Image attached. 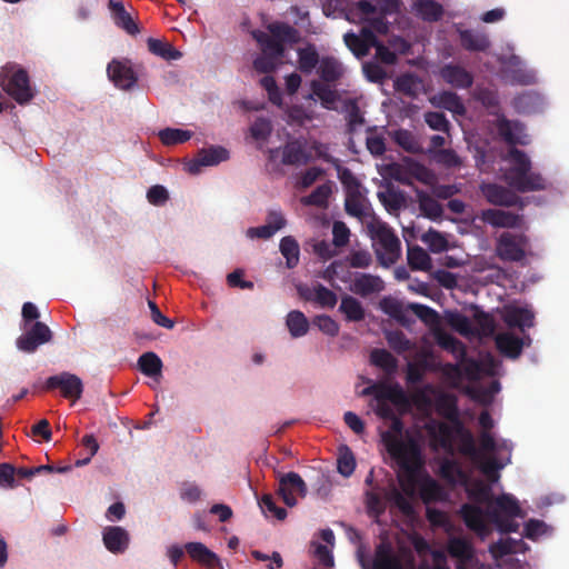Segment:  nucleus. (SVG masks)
Returning a JSON list of instances; mask_svg holds the SVG:
<instances>
[{
	"label": "nucleus",
	"instance_id": "5",
	"mask_svg": "<svg viewBox=\"0 0 569 569\" xmlns=\"http://www.w3.org/2000/svg\"><path fill=\"white\" fill-rule=\"evenodd\" d=\"M0 86L19 104L28 103L34 96L28 72L17 64H7L2 68Z\"/></svg>",
	"mask_w": 569,
	"mask_h": 569
},
{
	"label": "nucleus",
	"instance_id": "49",
	"mask_svg": "<svg viewBox=\"0 0 569 569\" xmlns=\"http://www.w3.org/2000/svg\"><path fill=\"white\" fill-rule=\"evenodd\" d=\"M419 209L422 214L431 220H437L442 216L441 204L428 193L421 192L418 194Z\"/></svg>",
	"mask_w": 569,
	"mask_h": 569
},
{
	"label": "nucleus",
	"instance_id": "50",
	"mask_svg": "<svg viewBox=\"0 0 569 569\" xmlns=\"http://www.w3.org/2000/svg\"><path fill=\"white\" fill-rule=\"evenodd\" d=\"M505 467L496 457H487L479 461V470L488 479L489 483H496L500 479V470Z\"/></svg>",
	"mask_w": 569,
	"mask_h": 569
},
{
	"label": "nucleus",
	"instance_id": "46",
	"mask_svg": "<svg viewBox=\"0 0 569 569\" xmlns=\"http://www.w3.org/2000/svg\"><path fill=\"white\" fill-rule=\"evenodd\" d=\"M148 49L151 53L159 56L168 61L181 58V52L169 42L150 38L148 40Z\"/></svg>",
	"mask_w": 569,
	"mask_h": 569
},
{
	"label": "nucleus",
	"instance_id": "24",
	"mask_svg": "<svg viewBox=\"0 0 569 569\" xmlns=\"http://www.w3.org/2000/svg\"><path fill=\"white\" fill-rule=\"evenodd\" d=\"M437 412L453 425L455 429L462 430L463 423L459 418L457 399L449 393H442L436 401Z\"/></svg>",
	"mask_w": 569,
	"mask_h": 569
},
{
	"label": "nucleus",
	"instance_id": "30",
	"mask_svg": "<svg viewBox=\"0 0 569 569\" xmlns=\"http://www.w3.org/2000/svg\"><path fill=\"white\" fill-rule=\"evenodd\" d=\"M466 492L473 505H485L487 508L493 498L491 485L481 479L470 481L466 487Z\"/></svg>",
	"mask_w": 569,
	"mask_h": 569
},
{
	"label": "nucleus",
	"instance_id": "41",
	"mask_svg": "<svg viewBox=\"0 0 569 569\" xmlns=\"http://www.w3.org/2000/svg\"><path fill=\"white\" fill-rule=\"evenodd\" d=\"M139 370L147 377H157L161 375L162 361L158 355L152 351L142 353L138 359Z\"/></svg>",
	"mask_w": 569,
	"mask_h": 569
},
{
	"label": "nucleus",
	"instance_id": "25",
	"mask_svg": "<svg viewBox=\"0 0 569 569\" xmlns=\"http://www.w3.org/2000/svg\"><path fill=\"white\" fill-rule=\"evenodd\" d=\"M311 161V154L300 140L287 142L282 149L281 162L286 166H305Z\"/></svg>",
	"mask_w": 569,
	"mask_h": 569
},
{
	"label": "nucleus",
	"instance_id": "44",
	"mask_svg": "<svg viewBox=\"0 0 569 569\" xmlns=\"http://www.w3.org/2000/svg\"><path fill=\"white\" fill-rule=\"evenodd\" d=\"M280 252L286 258V264L289 269L299 263L300 249L298 241L291 237H283L280 241Z\"/></svg>",
	"mask_w": 569,
	"mask_h": 569
},
{
	"label": "nucleus",
	"instance_id": "45",
	"mask_svg": "<svg viewBox=\"0 0 569 569\" xmlns=\"http://www.w3.org/2000/svg\"><path fill=\"white\" fill-rule=\"evenodd\" d=\"M331 192V184L328 181L318 186L310 194L302 197L300 201L303 206L325 208L328 204V199Z\"/></svg>",
	"mask_w": 569,
	"mask_h": 569
},
{
	"label": "nucleus",
	"instance_id": "60",
	"mask_svg": "<svg viewBox=\"0 0 569 569\" xmlns=\"http://www.w3.org/2000/svg\"><path fill=\"white\" fill-rule=\"evenodd\" d=\"M473 320L478 327L477 332L479 335L489 336L493 332L495 321L489 313L476 308V311L473 313Z\"/></svg>",
	"mask_w": 569,
	"mask_h": 569
},
{
	"label": "nucleus",
	"instance_id": "56",
	"mask_svg": "<svg viewBox=\"0 0 569 569\" xmlns=\"http://www.w3.org/2000/svg\"><path fill=\"white\" fill-rule=\"evenodd\" d=\"M421 240L433 253H440L448 249L446 237L435 229H429L422 234Z\"/></svg>",
	"mask_w": 569,
	"mask_h": 569
},
{
	"label": "nucleus",
	"instance_id": "63",
	"mask_svg": "<svg viewBox=\"0 0 569 569\" xmlns=\"http://www.w3.org/2000/svg\"><path fill=\"white\" fill-rule=\"evenodd\" d=\"M282 63L281 60L261 53L253 60V68L259 73H271Z\"/></svg>",
	"mask_w": 569,
	"mask_h": 569
},
{
	"label": "nucleus",
	"instance_id": "47",
	"mask_svg": "<svg viewBox=\"0 0 569 569\" xmlns=\"http://www.w3.org/2000/svg\"><path fill=\"white\" fill-rule=\"evenodd\" d=\"M111 7L113 10V16H114L117 26L124 29L129 34H132V36L137 34L139 32V28H138L137 23L133 21V19L131 18L130 13L127 12L123 4L120 2H116V3L111 2Z\"/></svg>",
	"mask_w": 569,
	"mask_h": 569
},
{
	"label": "nucleus",
	"instance_id": "8",
	"mask_svg": "<svg viewBox=\"0 0 569 569\" xmlns=\"http://www.w3.org/2000/svg\"><path fill=\"white\" fill-rule=\"evenodd\" d=\"M523 517L518 500L510 493L493 497L487 508V518L493 523L506 518Z\"/></svg>",
	"mask_w": 569,
	"mask_h": 569
},
{
	"label": "nucleus",
	"instance_id": "48",
	"mask_svg": "<svg viewBox=\"0 0 569 569\" xmlns=\"http://www.w3.org/2000/svg\"><path fill=\"white\" fill-rule=\"evenodd\" d=\"M345 209L348 214L359 219L368 216V208L362 202L361 193L359 190L348 191L345 201Z\"/></svg>",
	"mask_w": 569,
	"mask_h": 569
},
{
	"label": "nucleus",
	"instance_id": "58",
	"mask_svg": "<svg viewBox=\"0 0 569 569\" xmlns=\"http://www.w3.org/2000/svg\"><path fill=\"white\" fill-rule=\"evenodd\" d=\"M271 132V121L264 117L257 118L250 127L251 137L256 140H267Z\"/></svg>",
	"mask_w": 569,
	"mask_h": 569
},
{
	"label": "nucleus",
	"instance_id": "64",
	"mask_svg": "<svg viewBox=\"0 0 569 569\" xmlns=\"http://www.w3.org/2000/svg\"><path fill=\"white\" fill-rule=\"evenodd\" d=\"M259 505L264 513L270 512L278 520H284L287 517V510L284 508L278 507L273 500V497L269 493H266L261 497Z\"/></svg>",
	"mask_w": 569,
	"mask_h": 569
},
{
	"label": "nucleus",
	"instance_id": "51",
	"mask_svg": "<svg viewBox=\"0 0 569 569\" xmlns=\"http://www.w3.org/2000/svg\"><path fill=\"white\" fill-rule=\"evenodd\" d=\"M378 198L388 212L398 211L405 203L403 193L392 187H389L386 192H378Z\"/></svg>",
	"mask_w": 569,
	"mask_h": 569
},
{
	"label": "nucleus",
	"instance_id": "14",
	"mask_svg": "<svg viewBox=\"0 0 569 569\" xmlns=\"http://www.w3.org/2000/svg\"><path fill=\"white\" fill-rule=\"evenodd\" d=\"M480 219L493 228L516 229L522 228L523 217L500 209H486L481 211Z\"/></svg>",
	"mask_w": 569,
	"mask_h": 569
},
{
	"label": "nucleus",
	"instance_id": "59",
	"mask_svg": "<svg viewBox=\"0 0 569 569\" xmlns=\"http://www.w3.org/2000/svg\"><path fill=\"white\" fill-rule=\"evenodd\" d=\"M356 468V459L352 451L345 447L338 457V471L343 477H350Z\"/></svg>",
	"mask_w": 569,
	"mask_h": 569
},
{
	"label": "nucleus",
	"instance_id": "20",
	"mask_svg": "<svg viewBox=\"0 0 569 569\" xmlns=\"http://www.w3.org/2000/svg\"><path fill=\"white\" fill-rule=\"evenodd\" d=\"M380 309L395 319L402 327L410 328L415 323L413 317L409 313L408 306L393 297H383L379 303Z\"/></svg>",
	"mask_w": 569,
	"mask_h": 569
},
{
	"label": "nucleus",
	"instance_id": "21",
	"mask_svg": "<svg viewBox=\"0 0 569 569\" xmlns=\"http://www.w3.org/2000/svg\"><path fill=\"white\" fill-rule=\"evenodd\" d=\"M104 547L112 553H123L129 546V533L122 527H106L102 535Z\"/></svg>",
	"mask_w": 569,
	"mask_h": 569
},
{
	"label": "nucleus",
	"instance_id": "42",
	"mask_svg": "<svg viewBox=\"0 0 569 569\" xmlns=\"http://www.w3.org/2000/svg\"><path fill=\"white\" fill-rule=\"evenodd\" d=\"M286 325L293 338L302 337L309 331V321L303 312L299 310H292L287 315Z\"/></svg>",
	"mask_w": 569,
	"mask_h": 569
},
{
	"label": "nucleus",
	"instance_id": "54",
	"mask_svg": "<svg viewBox=\"0 0 569 569\" xmlns=\"http://www.w3.org/2000/svg\"><path fill=\"white\" fill-rule=\"evenodd\" d=\"M395 142L410 153H419L422 148L416 137L408 130L399 129L395 132Z\"/></svg>",
	"mask_w": 569,
	"mask_h": 569
},
{
	"label": "nucleus",
	"instance_id": "33",
	"mask_svg": "<svg viewBox=\"0 0 569 569\" xmlns=\"http://www.w3.org/2000/svg\"><path fill=\"white\" fill-rule=\"evenodd\" d=\"M497 130L499 136L509 144L511 148H516V144H526L527 142L521 139L520 133L523 131V127L519 122L510 121L506 118L498 120Z\"/></svg>",
	"mask_w": 569,
	"mask_h": 569
},
{
	"label": "nucleus",
	"instance_id": "10",
	"mask_svg": "<svg viewBox=\"0 0 569 569\" xmlns=\"http://www.w3.org/2000/svg\"><path fill=\"white\" fill-rule=\"evenodd\" d=\"M365 395H373L377 401H390L396 407L408 409L411 401L399 383H376L363 390Z\"/></svg>",
	"mask_w": 569,
	"mask_h": 569
},
{
	"label": "nucleus",
	"instance_id": "36",
	"mask_svg": "<svg viewBox=\"0 0 569 569\" xmlns=\"http://www.w3.org/2000/svg\"><path fill=\"white\" fill-rule=\"evenodd\" d=\"M331 86L332 83H326L319 80H312L310 83L312 93L319 98L322 107L327 109H331L338 100V93Z\"/></svg>",
	"mask_w": 569,
	"mask_h": 569
},
{
	"label": "nucleus",
	"instance_id": "16",
	"mask_svg": "<svg viewBox=\"0 0 569 569\" xmlns=\"http://www.w3.org/2000/svg\"><path fill=\"white\" fill-rule=\"evenodd\" d=\"M461 518L465 525L477 535L485 537L489 532L486 522L487 510L485 511L480 505L465 503L460 509Z\"/></svg>",
	"mask_w": 569,
	"mask_h": 569
},
{
	"label": "nucleus",
	"instance_id": "61",
	"mask_svg": "<svg viewBox=\"0 0 569 569\" xmlns=\"http://www.w3.org/2000/svg\"><path fill=\"white\" fill-rule=\"evenodd\" d=\"M312 323L325 335L336 337L339 333V325L330 316L320 315L316 316Z\"/></svg>",
	"mask_w": 569,
	"mask_h": 569
},
{
	"label": "nucleus",
	"instance_id": "40",
	"mask_svg": "<svg viewBox=\"0 0 569 569\" xmlns=\"http://www.w3.org/2000/svg\"><path fill=\"white\" fill-rule=\"evenodd\" d=\"M371 363L382 369L387 375H393L398 368V360L386 349H375L370 355Z\"/></svg>",
	"mask_w": 569,
	"mask_h": 569
},
{
	"label": "nucleus",
	"instance_id": "23",
	"mask_svg": "<svg viewBox=\"0 0 569 569\" xmlns=\"http://www.w3.org/2000/svg\"><path fill=\"white\" fill-rule=\"evenodd\" d=\"M300 296L308 301H315L323 308H333L337 305V295L321 283H317L313 288H299Z\"/></svg>",
	"mask_w": 569,
	"mask_h": 569
},
{
	"label": "nucleus",
	"instance_id": "57",
	"mask_svg": "<svg viewBox=\"0 0 569 569\" xmlns=\"http://www.w3.org/2000/svg\"><path fill=\"white\" fill-rule=\"evenodd\" d=\"M439 475L449 483H456L457 478L465 477L459 465L451 459H443L439 467Z\"/></svg>",
	"mask_w": 569,
	"mask_h": 569
},
{
	"label": "nucleus",
	"instance_id": "31",
	"mask_svg": "<svg viewBox=\"0 0 569 569\" xmlns=\"http://www.w3.org/2000/svg\"><path fill=\"white\" fill-rule=\"evenodd\" d=\"M447 550L452 558H456L461 562L457 569H466L463 563L468 562L473 557V548L471 543L461 537L450 538L448 540Z\"/></svg>",
	"mask_w": 569,
	"mask_h": 569
},
{
	"label": "nucleus",
	"instance_id": "18",
	"mask_svg": "<svg viewBox=\"0 0 569 569\" xmlns=\"http://www.w3.org/2000/svg\"><path fill=\"white\" fill-rule=\"evenodd\" d=\"M229 159V151L221 146H211L207 149H201L197 157L190 162L189 171L191 173H199L201 167L217 166L222 161Z\"/></svg>",
	"mask_w": 569,
	"mask_h": 569
},
{
	"label": "nucleus",
	"instance_id": "37",
	"mask_svg": "<svg viewBox=\"0 0 569 569\" xmlns=\"http://www.w3.org/2000/svg\"><path fill=\"white\" fill-rule=\"evenodd\" d=\"M407 260L412 270L428 271L432 267L430 256L419 246L408 248Z\"/></svg>",
	"mask_w": 569,
	"mask_h": 569
},
{
	"label": "nucleus",
	"instance_id": "55",
	"mask_svg": "<svg viewBox=\"0 0 569 569\" xmlns=\"http://www.w3.org/2000/svg\"><path fill=\"white\" fill-rule=\"evenodd\" d=\"M365 505L370 517H380L386 511V503L379 492L367 490L365 492Z\"/></svg>",
	"mask_w": 569,
	"mask_h": 569
},
{
	"label": "nucleus",
	"instance_id": "39",
	"mask_svg": "<svg viewBox=\"0 0 569 569\" xmlns=\"http://www.w3.org/2000/svg\"><path fill=\"white\" fill-rule=\"evenodd\" d=\"M420 496L425 502H435L445 499V490L441 485L429 476L420 483Z\"/></svg>",
	"mask_w": 569,
	"mask_h": 569
},
{
	"label": "nucleus",
	"instance_id": "3",
	"mask_svg": "<svg viewBox=\"0 0 569 569\" xmlns=\"http://www.w3.org/2000/svg\"><path fill=\"white\" fill-rule=\"evenodd\" d=\"M270 34L258 31L253 33L259 43L261 53L282 61L286 53V43H297L300 40L299 31L286 22H273L268 26Z\"/></svg>",
	"mask_w": 569,
	"mask_h": 569
},
{
	"label": "nucleus",
	"instance_id": "62",
	"mask_svg": "<svg viewBox=\"0 0 569 569\" xmlns=\"http://www.w3.org/2000/svg\"><path fill=\"white\" fill-rule=\"evenodd\" d=\"M386 339L389 347L398 353L405 352L410 349V341L400 330L387 332Z\"/></svg>",
	"mask_w": 569,
	"mask_h": 569
},
{
	"label": "nucleus",
	"instance_id": "6",
	"mask_svg": "<svg viewBox=\"0 0 569 569\" xmlns=\"http://www.w3.org/2000/svg\"><path fill=\"white\" fill-rule=\"evenodd\" d=\"M529 239L525 233L502 232L496 242V254L502 261L519 262L526 257Z\"/></svg>",
	"mask_w": 569,
	"mask_h": 569
},
{
	"label": "nucleus",
	"instance_id": "35",
	"mask_svg": "<svg viewBox=\"0 0 569 569\" xmlns=\"http://www.w3.org/2000/svg\"><path fill=\"white\" fill-rule=\"evenodd\" d=\"M339 311L345 315L346 320L349 322H359L366 317L361 302L352 296L341 298Z\"/></svg>",
	"mask_w": 569,
	"mask_h": 569
},
{
	"label": "nucleus",
	"instance_id": "13",
	"mask_svg": "<svg viewBox=\"0 0 569 569\" xmlns=\"http://www.w3.org/2000/svg\"><path fill=\"white\" fill-rule=\"evenodd\" d=\"M278 495L288 507H293L297 505L295 495L305 497L307 495V485L299 473L288 472L282 475L279 480Z\"/></svg>",
	"mask_w": 569,
	"mask_h": 569
},
{
	"label": "nucleus",
	"instance_id": "38",
	"mask_svg": "<svg viewBox=\"0 0 569 569\" xmlns=\"http://www.w3.org/2000/svg\"><path fill=\"white\" fill-rule=\"evenodd\" d=\"M440 108H443L452 113L462 116L466 113V107L460 97L453 91H441L433 98Z\"/></svg>",
	"mask_w": 569,
	"mask_h": 569
},
{
	"label": "nucleus",
	"instance_id": "17",
	"mask_svg": "<svg viewBox=\"0 0 569 569\" xmlns=\"http://www.w3.org/2000/svg\"><path fill=\"white\" fill-rule=\"evenodd\" d=\"M498 351L510 359L520 357L522 349L526 345L531 342L530 337L520 338L512 332H501L495 338Z\"/></svg>",
	"mask_w": 569,
	"mask_h": 569
},
{
	"label": "nucleus",
	"instance_id": "28",
	"mask_svg": "<svg viewBox=\"0 0 569 569\" xmlns=\"http://www.w3.org/2000/svg\"><path fill=\"white\" fill-rule=\"evenodd\" d=\"M503 320L510 328H519L522 332L526 328L533 327L535 315L530 309L510 307L506 309Z\"/></svg>",
	"mask_w": 569,
	"mask_h": 569
},
{
	"label": "nucleus",
	"instance_id": "53",
	"mask_svg": "<svg viewBox=\"0 0 569 569\" xmlns=\"http://www.w3.org/2000/svg\"><path fill=\"white\" fill-rule=\"evenodd\" d=\"M192 137L191 131L166 128L159 132L160 141L166 146H176L188 141Z\"/></svg>",
	"mask_w": 569,
	"mask_h": 569
},
{
	"label": "nucleus",
	"instance_id": "52",
	"mask_svg": "<svg viewBox=\"0 0 569 569\" xmlns=\"http://www.w3.org/2000/svg\"><path fill=\"white\" fill-rule=\"evenodd\" d=\"M408 309L427 326L431 327L439 323L438 312L429 306L412 302L408 305Z\"/></svg>",
	"mask_w": 569,
	"mask_h": 569
},
{
	"label": "nucleus",
	"instance_id": "32",
	"mask_svg": "<svg viewBox=\"0 0 569 569\" xmlns=\"http://www.w3.org/2000/svg\"><path fill=\"white\" fill-rule=\"evenodd\" d=\"M184 548L189 557L202 566L213 568L219 563L218 556L201 542H188Z\"/></svg>",
	"mask_w": 569,
	"mask_h": 569
},
{
	"label": "nucleus",
	"instance_id": "15",
	"mask_svg": "<svg viewBox=\"0 0 569 569\" xmlns=\"http://www.w3.org/2000/svg\"><path fill=\"white\" fill-rule=\"evenodd\" d=\"M343 41L357 58H362L369 53L372 44L377 43V37L371 29L362 28L359 34L353 32L345 33Z\"/></svg>",
	"mask_w": 569,
	"mask_h": 569
},
{
	"label": "nucleus",
	"instance_id": "7",
	"mask_svg": "<svg viewBox=\"0 0 569 569\" xmlns=\"http://www.w3.org/2000/svg\"><path fill=\"white\" fill-rule=\"evenodd\" d=\"M22 328L24 332L16 341L17 348L22 352L32 353L52 340L53 333L44 322L36 321Z\"/></svg>",
	"mask_w": 569,
	"mask_h": 569
},
{
	"label": "nucleus",
	"instance_id": "27",
	"mask_svg": "<svg viewBox=\"0 0 569 569\" xmlns=\"http://www.w3.org/2000/svg\"><path fill=\"white\" fill-rule=\"evenodd\" d=\"M321 82L336 83L342 78L345 69L342 63L332 56H325L321 58L319 67L317 69Z\"/></svg>",
	"mask_w": 569,
	"mask_h": 569
},
{
	"label": "nucleus",
	"instance_id": "26",
	"mask_svg": "<svg viewBox=\"0 0 569 569\" xmlns=\"http://www.w3.org/2000/svg\"><path fill=\"white\" fill-rule=\"evenodd\" d=\"M459 38L462 48L467 51L485 52L491 46L489 37L483 31L472 29L459 30Z\"/></svg>",
	"mask_w": 569,
	"mask_h": 569
},
{
	"label": "nucleus",
	"instance_id": "2",
	"mask_svg": "<svg viewBox=\"0 0 569 569\" xmlns=\"http://www.w3.org/2000/svg\"><path fill=\"white\" fill-rule=\"evenodd\" d=\"M386 442L389 455L399 466L397 478L400 487L406 493H413L418 483V475L422 467L419 445L413 439L405 442L391 437L388 440L386 439Z\"/></svg>",
	"mask_w": 569,
	"mask_h": 569
},
{
	"label": "nucleus",
	"instance_id": "12",
	"mask_svg": "<svg viewBox=\"0 0 569 569\" xmlns=\"http://www.w3.org/2000/svg\"><path fill=\"white\" fill-rule=\"evenodd\" d=\"M107 73L113 84L121 90H131L138 82V76L129 60H111Z\"/></svg>",
	"mask_w": 569,
	"mask_h": 569
},
{
	"label": "nucleus",
	"instance_id": "22",
	"mask_svg": "<svg viewBox=\"0 0 569 569\" xmlns=\"http://www.w3.org/2000/svg\"><path fill=\"white\" fill-rule=\"evenodd\" d=\"M385 289V282L379 276L359 273L353 279L350 290L361 297L379 293Z\"/></svg>",
	"mask_w": 569,
	"mask_h": 569
},
{
	"label": "nucleus",
	"instance_id": "9",
	"mask_svg": "<svg viewBox=\"0 0 569 569\" xmlns=\"http://www.w3.org/2000/svg\"><path fill=\"white\" fill-rule=\"evenodd\" d=\"M43 388L47 391L59 389L64 398L72 400L80 399L83 392L81 379L69 372H61L49 377Z\"/></svg>",
	"mask_w": 569,
	"mask_h": 569
},
{
	"label": "nucleus",
	"instance_id": "4",
	"mask_svg": "<svg viewBox=\"0 0 569 569\" xmlns=\"http://www.w3.org/2000/svg\"><path fill=\"white\" fill-rule=\"evenodd\" d=\"M371 239L376 243V254L381 266L390 267L397 262L401 253V242L395 231L380 220L368 224Z\"/></svg>",
	"mask_w": 569,
	"mask_h": 569
},
{
	"label": "nucleus",
	"instance_id": "34",
	"mask_svg": "<svg viewBox=\"0 0 569 569\" xmlns=\"http://www.w3.org/2000/svg\"><path fill=\"white\" fill-rule=\"evenodd\" d=\"M298 68L305 74H310L321 61L317 48L312 43L297 50Z\"/></svg>",
	"mask_w": 569,
	"mask_h": 569
},
{
	"label": "nucleus",
	"instance_id": "19",
	"mask_svg": "<svg viewBox=\"0 0 569 569\" xmlns=\"http://www.w3.org/2000/svg\"><path fill=\"white\" fill-rule=\"evenodd\" d=\"M440 78L456 89H469L473 84V76L466 68L456 63H446L439 71Z\"/></svg>",
	"mask_w": 569,
	"mask_h": 569
},
{
	"label": "nucleus",
	"instance_id": "11",
	"mask_svg": "<svg viewBox=\"0 0 569 569\" xmlns=\"http://www.w3.org/2000/svg\"><path fill=\"white\" fill-rule=\"evenodd\" d=\"M426 430L430 438V447L433 450L442 449L448 453H453V439L456 435L453 425L441 421H431L426 425Z\"/></svg>",
	"mask_w": 569,
	"mask_h": 569
},
{
	"label": "nucleus",
	"instance_id": "43",
	"mask_svg": "<svg viewBox=\"0 0 569 569\" xmlns=\"http://www.w3.org/2000/svg\"><path fill=\"white\" fill-rule=\"evenodd\" d=\"M418 14L426 21L436 22L443 16L442 6L435 0H419L416 3Z\"/></svg>",
	"mask_w": 569,
	"mask_h": 569
},
{
	"label": "nucleus",
	"instance_id": "1",
	"mask_svg": "<svg viewBox=\"0 0 569 569\" xmlns=\"http://www.w3.org/2000/svg\"><path fill=\"white\" fill-rule=\"evenodd\" d=\"M510 163L502 174L508 187L482 182L479 186L481 194L487 202L496 207H513L519 202L515 191L526 193L542 191L548 188V181L541 173L532 171V163L527 153L518 148H510L505 157Z\"/></svg>",
	"mask_w": 569,
	"mask_h": 569
},
{
	"label": "nucleus",
	"instance_id": "29",
	"mask_svg": "<svg viewBox=\"0 0 569 569\" xmlns=\"http://www.w3.org/2000/svg\"><path fill=\"white\" fill-rule=\"evenodd\" d=\"M372 569H402V562L393 552L392 547L382 542L376 548Z\"/></svg>",
	"mask_w": 569,
	"mask_h": 569
}]
</instances>
